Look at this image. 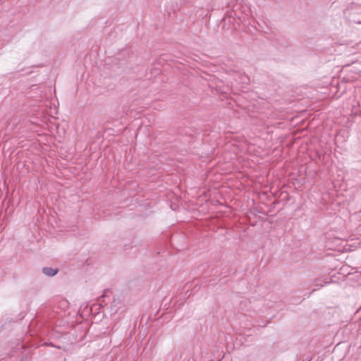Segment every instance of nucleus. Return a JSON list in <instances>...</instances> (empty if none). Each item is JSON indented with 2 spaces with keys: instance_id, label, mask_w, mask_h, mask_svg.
Instances as JSON below:
<instances>
[{
  "instance_id": "obj_3",
  "label": "nucleus",
  "mask_w": 361,
  "mask_h": 361,
  "mask_svg": "<svg viewBox=\"0 0 361 361\" xmlns=\"http://www.w3.org/2000/svg\"><path fill=\"white\" fill-rule=\"evenodd\" d=\"M330 281H323L321 279H317L314 281V285L318 287H322L325 284L329 283Z\"/></svg>"
},
{
  "instance_id": "obj_4",
  "label": "nucleus",
  "mask_w": 361,
  "mask_h": 361,
  "mask_svg": "<svg viewBox=\"0 0 361 361\" xmlns=\"http://www.w3.org/2000/svg\"><path fill=\"white\" fill-rule=\"evenodd\" d=\"M248 80L249 79L247 76H245L244 78L243 79V82L245 83H247Z\"/></svg>"
},
{
  "instance_id": "obj_1",
  "label": "nucleus",
  "mask_w": 361,
  "mask_h": 361,
  "mask_svg": "<svg viewBox=\"0 0 361 361\" xmlns=\"http://www.w3.org/2000/svg\"><path fill=\"white\" fill-rule=\"evenodd\" d=\"M240 8V5L235 4L231 14L224 19L225 23H232V28L235 30L238 29L240 24L245 20V17L240 16L237 12Z\"/></svg>"
},
{
  "instance_id": "obj_5",
  "label": "nucleus",
  "mask_w": 361,
  "mask_h": 361,
  "mask_svg": "<svg viewBox=\"0 0 361 361\" xmlns=\"http://www.w3.org/2000/svg\"><path fill=\"white\" fill-rule=\"evenodd\" d=\"M117 302H118V303H119V302H120V301H119V300H114V302H113V303H114V304H115V305H116Z\"/></svg>"
},
{
  "instance_id": "obj_2",
  "label": "nucleus",
  "mask_w": 361,
  "mask_h": 361,
  "mask_svg": "<svg viewBox=\"0 0 361 361\" xmlns=\"http://www.w3.org/2000/svg\"><path fill=\"white\" fill-rule=\"evenodd\" d=\"M59 271L58 269H54L51 267H44L42 269V272L48 276H55Z\"/></svg>"
}]
</instances>
